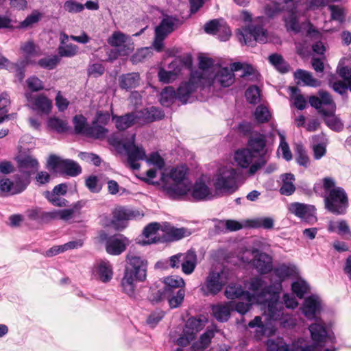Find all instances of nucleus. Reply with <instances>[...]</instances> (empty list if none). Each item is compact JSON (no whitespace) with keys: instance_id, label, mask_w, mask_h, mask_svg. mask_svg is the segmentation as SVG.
Here are the masks:
<instances>
[{"instance_id":"10","label":"nucleus","mask_w":351,"mask_h":351,"mask_svg":"<svg viewBox=\"0 0 351 351\" xmlns=\"http://www.w3.org/2000/svg\"><path fill=\"white\" fill-rule=\"evenodd\" d=\"M311 339L314 343L296 348L295 351H319V347H323L326 341L328 332L322 321L312 324L308 327Z\"/></svg>"},{"instance_id":"39","label":"nucleus","mask_w":351,"mask_h":351,"mask_svg":"<svg viewBox=\"0 0 351 351\" xmlns=\"http://www.w3.org/2000/svg\"><path fill=\"white\" fill-rule=\"evenodd\" d=\"M184 262L182 271L185 274H191L195 269L197 264V255L193 250H188L184 253Z\"/></svg>"},{"instance_id":"58","label":"nucleus","mask_w":351,"mask_h":351,"mask_svg":"<svg viewBox=\"0 0 351 351\" xmlns=\"http://www.w3.org/2000/svg\"><path fill=\"white\" fill-rule=\"evenodd\" d=\"M293 273V267L285 264L274 269V274L280 279V281L284 280L285 278L292 276Z\"/></svg>"},{"instance_id":"1","label":"nucleus","mask_w":351,"mask_h":351,"mask_svg":"<svg viewBox=\"0 0 351 351\" xmlns=\"http://www.w3.org/2000/svg\"><path fill=\"white\" fill-rule=\"evenodd\" d=\"M314 192L324 198V207L335 215H343L349 207V197L345 189L337 186L333 178L325 177L314 184Z\"/></svg>"},{"instance_id":"51","label":"nucleus","mask_w":351,"mask_h":351,"mask_svg":"<svg viewBox=\"0 0 351 351\" xmlns=\"http://www.w3.org/2000/svg\"><path fill=\"white\" fill-rule=\"evenodd\" d=\"M291 289L298 298L302 299L309 291L308 285L303 280H298L291 285Z\"/></svg>"},{"instance_id":"24","label":"nucleus","mask_w":351,"mask_h":351,"mask_svg":"<svg viewBox=\"0 0 351 351\" xmlns=\"http://www.w3.org/2000/svg\"><path fill=\"white\" fill-rule=\"evenodd\" d=\"M38 160L31 156H25L19 160V168L24 176H29L38 169Z\"/></svg>"},{"instance_id":"27","label":"nucleus","mask_w":351,"mask_h":351,"mask_svg":"<svg viewBox=\"0 0 351 351\" xmlns=\"http://www.w3.org/2000/svg\"><path fill=\"white\" fill-rule=\"evenodd\" d=\"M159 228L160 223L157 222L148 224L143 232V236L145 237V239L138 243L143 245L157 243L159 241V238H157L156 234Z\"/></svg>"},{"instance_id":"49","label":"nucleus","mask_w":351,"mask_h":351,"mask_svg":"<svg viewBox=\"0 0 351 351\" xmlns=\"http://www.w3.org/2000/svg\"><path fill=\"white\" fill-rule=\"evenodd\" d=\"M243 78H246L253 82H258L261 80V75L252 64L243 63Z\"/></svg>"},{"instance_id":"2","label":"nucleus","mask_w":351,"mask_h":351,"mask_svg":"<svg viewBox=\"0 0 351 351\" xmlns=\"http://www.w3.org/2000/svg\"><path fill=\"white\" fill-rule=\"evenodd\" d=\"M267 138L264 134L255 132L250 135L246 147L243 148V179L253 176L267 162L266 158Z\"/></svg>"},{"instance_id":"46","label":"nucleus","mask_w":351,"mask_h":351,"mask_svg":"<svg viewBox=\"0 0 351 351\" xmlns=\"http://www.w3.org/2000/svg\"><path fill=\"white\" fill-rule=\"evenodd\" d=\"M47 127L58 133H64L68 131L69 127L68 123L63 119L53 117L47 121Z\"/></svg>"},{"instance_id":"44","label":"nucleus","mask_w":351,"mask_h":351,"mask_svg":"<svg viewBox=\"0 0 351 351\" xmlns=\"http://www.w3.org/2000/svg\"><path fill=\"white\" fill-rule=\"evenodd\" d=\"M294 152L296 162L305 168L308 167L310 165V158L304 146L302 144H295Z\"/></svg>"},{"instance_id":"33","label":"nucleus","mask_w":351,"mask_h":351,"mask_svg":"<svg viewBox=\"0 0 351 351\" xmlns=\"http://www.w3.org/2000/svg\"><path fill=\"white\" fill-rule=\"evenodd\" d=\"M322 106L321 114H335L336 110V104L333 101L332 96L326 91L321 90L319 92Z\"/></svg>"},{"instance_id":"35","label":"nucleus","mask_w":351,"mask_h":351,"mask_svg":"<svg viewBox=\"0 0 351 351\" xmlns=\"http://www.w3.org/2000/svg\"><path fill=\"white\" fill-rule=\"evenodd\" d=\"M282 185L280 188V193L283 195L289 196L292 195L295 191V186L293 184L295 181L294 175L288 173L281 176Z\"/></svg>"},{"instance_id":"56","label":"nucleus","mask_w":351,"mask_h":351,"mask_svg":"<svg viewBox=\"0 0 351 351\" xmlns=\"http://www.w3.org/2000/svg\"><path fill=\"white\" fill-rule=\"evenodd\" d=\"M171 241H178L191 234V232L185 228H171L167 232Z\"/></svg>"},{"instance_id":"6","label":"nucleus","mask_w":351,"mask_h":351,"mask_svg":"<svg viewBox=\"0 0 351 351\" xmlns=\"http://www.w3.org/2000/svg\"><path fill=\"white\" fill-rule=\"evenodd\" d=\"M241 69V62H240L231 64L230 68L216 64L213 68V73L210 77L207 79V81H204L205 88L213 86L214 88H217L231 86L235 80L234 72Z\"/></svg>"},{"instance_id":"48","label":"nucleus","mask_w":351,"mask_h":351,"mask_svg":"<svg viewBox=\"0 0 351 351\" xmlns=\"http://www.w3.org/2000/svg\"><path fill=\"white\" fill-rule=\"evenodd\" d=\"M245 97L246 101L252 104L256 105L260 103L261 100V93L260 88L256 86L252 85L248 87V88L245 92Z\"/></svg>"},{"instance_id":"61","label":"nucleus","mask_w":351,"mask_h":351,"mask_svg":"<svg viewBox=\"0 0 351 351\" xmlns=\"http://www.w3.org/2000/svg\"><path fill=\"white\" fill-rule=\"evenodd\" d=\"M328 10L331 12V19L335 21H337L340 23H342L345 20V12L343 8L335 5H330L328 6Z\"/></svg>"},{"instance_id":"59","label":"nucleus","mask_w":351,"mask_h":351,"mask_svg":"<svg viewBox=\"0 0 351 351\" xmlns=\"http://www.w3.org/2000/svg\"><path fill=\"white\" fill-rule=\"evenodd\" d=\"M30 183V178L28 176H23L16 180L14 183L13 191L12 195L18 194L23 192Z\"/></svg>"},{"instance_id":"30","label":"nucleus","mask_w":351,"mask_h":351,"mask_svg":"<svg viewBox=\"0 0 351 351\" xmlns=\"http://www.w3.org/2000/svg\"><path fill=\"white\" fill-rule=\"evenodd\" d=\"M175 99H178L182 104H186L189 99L186 101H182L178 96V89L176 92L171 86L165 88L160 93V103L165 107H169L173 102Z\"/></svg>"},{"instance_id":"19","label":"nucleus","mask_w":351,"mask_h":351,"mask_svg":"<svg viewBox=\"0 0 351 351\" xmlns=\"http://www.w3.org/2000/svg\"><path fill=\"white\" fill-rule=\"evenodd\" d=\"M137 122L141 123H152L162 119L165 117L164 112L156 107L144 108L135 113Z\"/></svg>"},{"instance_id":"28","label":"nucleus","mask_w":351,"mask_h":351,"mask_svg":"<svg viewBox=\"0 0 351 351\" xmlns=\"http://www.w3.org/2000/svg\"><path fill=\"white\" fill-rule=\"evenodd\" d=\"M36 64L35 61H31L28 57H25L23 60L16 63L11 62L8 64L7 69L15 73L16 77L20 82H22L25 77V69L29 64Z\"/></svg>"},{"instance_id":"38","label":"nucleus","mask_w":351,"mask_h":351,"mask_svg":"<svg viewBox=\"0 0 351 351\" xmlns=\"http://www.w3.org/2000/svg\"><path fill=\"white\" fill-rule=\"evenodd\" d=\"M231 302L226 304H217L213 306V313L215 318L221 322L228 321L230 315Z\"/></svg>"},{"instance_id":"22","label":"nucleus","mask_w":351,"mask_h":351,"mask_svg":"<svg viewBox=\"0 0 351 351\" xmlns=\"http://www.w3.org/2000/svg\"><path fill=\"white\" fill-rule=\"evenodd\" d=\"M112 120L114 121L116 128L119 131H123L133 126L136 122V116L134 112L127 113L124 115L118 116L113 114L112 108Z\"/></svg>"},{"instance_id":"21","label":"nucleus","mask_w":351,"mask_h":351,"mask_svg":"<svg viewBox=\"0 0 351 351\" xmlns=\"http://www.w3.org/2000/svg\"><path fill=\"white\" fill-rule=\"evenodd\" d=\"M191 189V196L195 201L209 200L215 197L211 189L201 180L196 181Z\"/></svg>"},{"instance_id":"43","label":"nucleus","mask_w":351,"mask_h":351,"mask_svg":"<svg viewBox=\"0 0 351 351\" xmlns=\"http://www.w3.org/2000/svg\"><path fill=\"white\" fill-rule=\"evenodd\" d=\"M104 49L106 53V58L102 60L112 62L116 60L119 56H128L130 55V49L128 47H123V49H118L114 47L112 49L108 47H104Z\"/></svg>"},{"instance_id":"42","label":"nucleus","mask_w":351,"mask_h":351,"mask_svg":"<svg viewBox=\"0 0 351 351\" xmlns=\"http://www.w3.org/2000/svg\"><path fill=\"white\" fill-rule=\"evenodd\" d=\"M97 273L101 281L107 282L112 279L113 271L109 262L101 261L97 267Z\"/></svg>"},{"instance_id":"8","label":"nucleus","mask_w":351,"mask_h":351,"mask_svg":"<svg viewBox=\"0 0 351 351\" xmlns=\"http://www.w3.org/2000/svg\"><path fill=\"white\" fill-rule=\"evenodd\" d=\"M47 168L56 173L70 176H77L82 172L81 167L76 162L70 159H63L55 154L49 156Z\"/></svg>"},{"instance_id":"31","label":"nucleus","mask_w":351,"mask_h":351,"mask_svg":"<svg viewBox=\"0 0 351 351\" xmlns=\"http://www.w3.org/2000/svg\"><path fill=\"white\" fill-rule=\"evenodd\" d=\"M328 231L329 232H337L339 235L351 238V230L349 225L347 221L343 219H340L337 221H330L328 225Z\"/></svg>"},{"instance_id":"47","label":"nucleus","mask_w":351,"mask_h":351,"mask_svg":"<svg viewBox=\"0 0 351 351\" xmlns=\"http://www.w3.org/2000/svg\"><path fill=\"white\" fill-rule=\"evenodd\" d=\"M185 296V291L179 289L175 291H170L167 294V300L171 308L178 307L183 302Z\"/></svg>"},{"instance_id":"53","label":"nucleus","mask_w":351,"mask_h":351,"mask_svg":"<svg viewBox=\"0 0 351 351\" xmlns=\"http://www.w3.org/2000/svg\"><path fill=\"white\" fill-rule=\"evenodd\" d=\"M59 62V56L54 55L52 56L41 58L36 63L43 69L52 70L56 67Z\"/></svg>"},{"instance_id":"62","label":"nucleus","mask_w":351,"mask_h":351,"mask_svg":"<svg viewBox=\"0 0 351 351\" xmlns=\"http://www.w3.org/2000/svg\"><path fill=\"white\" fill-rule=\"evenodd\" d=\"M223 21L222 19H213L204 25V31L208 34L216 35Z\"/></svg>"},{"instance_id":"36","label":"nucleus","mask_w":351,"mask_h":351,"mask_svg":"<svg viewBox=\"0 0 351 351\" xmlns=\"http://www.w3.org/2000/svg\"><path fill=\"white\" fill-rule=\"evenodd\" d=\"M135 281H136L135 276L132 275L131 273H128L124 271V274L121 280V285L123 291L130 297H134L135 295Z\"/></svg>"},{"instance_id":"4","label":"nucleus","mask_w":351,"mask_h":351,"mask_svg":"<svg viewBox=\"0 0 351 351\" xmlns=\"http://www.w3.org/2000/svg\"><path fill=\"white\" fill-rule=\"evenodd\" d=\"M214 61L212 58L200 57L199 59V67L197 70L192 71L187 82H182L178 87L179 98L186 101L191 95L197 89L205 88V83L213 73Z\"/></svg>"},{"instance_id":"7","label":"nucleus","mask_w":351,"mask_h":351,"mask_svg":"<svg viewBox=\"0 0 351 351\" xmlns=\"http://www.w3.org/2000/svg\"><path fill=\"white\" fill-rule=\"evenodd\" d=\"M237 178L236 169L231 167H222L215 176L214 186L217 191L232 193L239 188Z\"/></svg>"},{"instance_id":"5","label":"nucleus","mask_w":351,"mask_h":351,"mask_svg":"<svg viewBox=\"0 0 351 351\" xmlns=\"http://www.w3.org/2000/svg\"><path fill=\"white\" fill-rule=\"evenodd\" d=\"M281 289V282L267 286L263 290V295L258 298V302L265 306L264 313L269 317V319L278 320L283 315L282 304L279 301Z\"/></svg>"},{"instance_id":"13","label":"nucleus","mask_w":351,"mask_h":351,"mask_svg":"<svg viewBox=\"0 0 351 351\" xmlns=\"http://www.w3.org/2000/svg\"><path fill=\"white\" fill-rule=\"evenodd\" d=\"M244 32L243 40L247 45L254 46L256 42L266 43L267 40V33L262 24H252Z\"/></svg>"},{"instance_id":"54","label":"nucleus","mask_w":351,"mask_h":351,"mask_svg":"<svg viewBox=\"0 0 351 351\" xmlns=\"http://www.w3.org/2000/svg\"><path fill=\"white\" fill-rule=\"evenodd\" d=\"M78 49V47L73 44L59 45L58 48V56L60 57L72 58L77 54Z\"/></svg>"},{"instance_id":"32","label":"nucleus","mask_w":351,"mask_h":351,"mask_svg":"<svg viewBox=\"0 0 351 351\" xmlns=\"http://www.w3.org/2000/svg\"><path fill=\"white\" fill-rule=\"evenodd\" d=\"M215 229L219 232L226 233L241 229V223L233 219L216 220Z\"/></svg>"},{"instance_id":"3","label":"nucleus","mask_w":351,"mask_h":351,"mask_svg":"<svg viewBox=\"0 0 351 351\" xmlns=\"http://www.w3.org/2000/svg\"><path fill=\"white\" fill-rule=\"evenodd\" d=\"M189 169L185 165L165 169L161 173L160 182L163 191L171 199H180L191 190V181L188 178Z\"/></svg>"},{"instance_id":"60","label":"nucleus","mask_w":351,"mask_h":351,"mask_svg":"<svg viewBox=\"0 0 351 351\" xmlns=\"http://www.w3.org/2000/svg\"><path fill=\"white\" fill-rule=\"evenodd\" d=\"M75 131L77 134H84V130L86 128V119L82 114L75 115L73 119Z\"/></svg>"},{"instance_id":"63","label":"nucleus","mask_w":351,"mask_h":351,"mask_svg":"<svg viewBox=\"0 0 351 351\" xmlns=\"http://www.w3.org/2000/svg\"><path fill=\"white\" fill-rule=\"evenodd\" d=\"M159 81L164 84H169L173 82L177 75L171 70L167 71L162 68L160 69L158 73Z\"/></svg>"},{"instance_id":"29","label":"nucleus","mask_w":351,"mask_h":351,"mask_svg":"<svg viewBox=\"0 0 351 351\" xmlns=\"http://www.w3.org/2000/svg\"><path fill=\"white\" fill-rule=\"evenodd\" d=\"M274 223V219L271 217H259L245 220L243 221V227L270 230L273 228Z\"/></svg>"},{"instance_id":"55","label":"nucleus","mask_w":351,"mask_h":351,"mask_svg":"<svg viewBox=\"0 0 351 351\" xmlns=\"http://www.w3.org/2000/svg\"><path fill=\"white\" fill-rule=\"evenodd\" d=\"M224 295L229 300L239 299L241 298V285L230 284L226 287Z\"/></svg>"},{"instance_id":"64","label":"nucleus","mask_w":351,"mask_h":351,"mask_svg":"<svg viewBox=\"0 0 351 351\" xmlns=\"http://www.w3.org/2000/svg\"><path fill=\"white\" fill-rule=\"evenodd\" d=\"M64 9L70 13H79L84 10V5L73 0H68L64 2Z\"/></svg>"},{"instance_id":"14","label":"nucleus","mask_w":351,"mask_h":351,"mask_svg":"<svg viewBox=\"0 0 351 351\" xmlns=\"http://www.w3.org/2000/svg\"><path fill=\"white\" fill-rule=\"evenodd\" d=\"M130 245L129 239L121 234L108 237L106 241V250L110 255L122 254Z\"/></svg>"},{"instance_id":"41","label":"nucleus","mask_w":351,"mask_h":351,"mask_svg":"<svg viewBox=\"0 0 351 351\" xmlns=\"http://www.w3.org/2000/svg\"><path fill=\"white\" fill-rule=\"evenodd\" d=\"M163 282L166 294L170 291H175L178 288L182 289L185 285L183 278L178 276H167L164 278Z\"/></svg>"},{"instance_id":"34","label":"nucleus","mask_w":351,"mask_h":351,"mask_svg":"<svg viewBox=\"0 0 351 351\" xmlns=\"http://www.w3.org/2000/svg\"><path fill=\"white\" fill-rule=\"evenodd\" d=\"M215 331H217L216 329H207V330L201 335L199 339L191 345V350L202 351L207 348L210 343L211 339L214 337Z\"/></svg>"},{"instance_id":"50","label":"nucleus","mask_w":351,"mask_h":351,"mask_svg":"<svg viewBox=\"0 0 351 351\" xmlns=\"http://www.w3.org/2000/svg\"><path fill=\"white\" fill-rule=\"evenodd\" d=\"M204 326V322L201 319L191 317L186 321L184 329L196 337L197 333L202 330Z\"/></svg>"},{"instance_id":"9","label":"nucleus","mask_w":351,"mask_h":351,"mask_svg":"<svg viewBox=\"0 0 351 351\" xmlns=\"http://www.w3.org/2000/svg\"><path fill=\"white\" fill-rule=\"evenodd\" d=\"M125 261L128 266L124 271L135 276L136 281L144 282L147 278V260L130 250L125 256Z\"/></svg>"},{"instance_id":"37","label":"nucleus","mask_w":351,"mask_h":351,"mask_svg":"<svg viewBox=\"0 0 351 351\" xmlns=\"http://www.w3.org/2000/svg\"><path fill=\"white\" fill-rule=\"evenodd\" d=\"M294 77L295 79L300 80L306 86L318 87L321 84V82L313 77L311 72L303 69H297L294 73Z\"/></svg>"},{"instance_id":"57","label":"nucleus","mask_w":351,"mask_h":351,"mask_svg":"<svg viewBox=\"0 0 351 351\" xmlns=\"http://www.w3.org/2000/svg\"><path fill=\"white\" fill-rule=\"evenodd\" d=\"M292 91L291 97L293 99L294 106L299 110H302L306 106V100L303 95L298 93L299 91L297 87H291Z\"/></svg>"},{"instance_id":"11","label":"nucleus","mask_w":351,"mask_h":351,"mask_svg":"<svg viewBox=\"0 0 351 351\" xmlns=\"http://www.w3.org/2000/svg\"><path fill=\"white\" fill-rule=\"evenodd\" d=\"M227 282V276L223 271H210L202 285L201 290L204 295H215L222 290Z\"/></svg>"},{"instance_id":"26","label":"nucleus","mask_w":351,"mask_h":351,"mask_svg":"<svg viewBox=\"0 0 351 351\" xmlns=\"http://www.w3.org/2000/svg\"><path fill=\"white\" fill-rule=\"evenodd\" d=\"M140 75L138 73H128L121 75L119 78V86L126 90L136 88L139 85Z\"/></svg>"},{"instance_id":"16","label":"nucleus","mask_w":351,"mask_h":351,"mask_svg":"<svg viewBox=\"0 0 351 351\" xmlns=\"http://www.w3.org/2000/svg\"><path fill=\"white\" fill-rule=\"evenodd\" d=\"M25 97L31 108L39 113L49 114L52 108V101L43 94L33 96L32 93H26Z\"/></svg>"},{"instance_id":"15","label":"nucleus","mask_w":351,"mask_h":351,"mask_svg":"<svg viewBox=\"0 0 351 351\" xmlns=\"http://www.w3.org/2000/svg\"><path fill=\"white\" fill-rule=\"evenodd\" d=\"M289 210L298 217L306 221H316L315 207L313 205L305 204L299 202L291 203L289 205Z\"/></svg>"},{"instance_id":"23","label":"nucleus","mask_w":351,"mask_h":351,"mask_svg":"<svg viewBox=\"0 0 351 351\" xmlns=\"http://www.w3.org/2000/svg\"><path fill=\"white\" fill-rule=\"evenodd\" d=\"M182 24L181 21L177 17L165 16L160 24L156 27L155 32L161 33L167 36Z\"/></svg>"},{"instance_id":"45","label":"nucleus","mask_w":351,"mask_h":351,"mask_svg":"<svg viewBox=\"0 0 351 351\" xmlns=\"http://www.w3.org/2000/svg\"><path fill=\"white\" fill-rule=\"evenodd\" d=\"M254 117L257 123H268L271 119V114L268 108L264 104L258 105L254 112Z\"/></svg>"},{"instance_id":"17","label":"nucleus","mask_w":351,"mask_h":351,"mask_svg":"<svg viewBox=\"0 0 351 351\" xmlns=\"http://www.w3.org/2000/svg\"><path fill=\"white\" fill-rule=\"evenodd\" d=\"M136 217V212L124 207L114 209L112 219V225L116 230H121L125 227V221Z\"/></svg>"},{"instance_id":"40","label":"nucleus","mask_w":351,"mask_h":351,"mask_svg":"<svg viewBox=\"0 0 351 351\" xmlns=\"http://www.w3.org/2000/svg\"><path fill=\"white\" fill-rule=\"evenodd\" d=\"M108 132V129L97 123H94L93 121L92 125L87 126L85 129L84 135L95 139H102Z\"/></svg>"},{"instance_id":"52","label":"nucleus","mask_w":351,"mask_h":351,"mask_svg":"<svg viewBox=\"0 0 351 351\" xmlns=\"http://www.w3.org/2000/svg\"><path fill=\"white\" fill-rule=\"evenodd\" d=\"M324 117L325 123L330 129L335 131H340L343 128V124L339 118L336 117L335 114H322Z\"/></svg>"},{"instance_id":"12","label":"nucleus","mask_w":351,"mask_h":351,"mask_svg":"<svg viewBox=\"0 0 351 351\" xmlns=\"http://www.w3.org/2000/svg\"><path fill=\"white\" fill-rule=\"evenodd\" d=\"M123 147L128 155L129 167L133 170H138L141 165L138 161L145 160L146 154L143 147L136 145L135 134L132 136L130 141L123 144Z\"/></svg>"},{"instance_id":"25","label":"nucleus","mask_w":351,"mask_h":351,"mask_svg":"<svg viewBox=\"0 0 351 351\" xmlns=\"http://www.w3.org/2000/svg\"><path fill=\"white\" fill-rule=\"evenodd\" d=\"M321 303L318 298L313 295L306 298L304 302L302 311L308 319H313L315 314L319 311Z\"/></svg>"},{"instance_id":"20","label":"nucleus","mask_w":351,"mask_h":351,"mask_svg":"<svg viewBox=\"0 0 351 351\" xmlns=\"http://www.w3.org/2000/svg\"><path fill=\"white\" fill-rule=\"evenodd\" d=\"M130 41V36L120 31L114 32L107 39L108 44L112 47L123 49L125 47L129 48L130 49V54L134 49L133 43Z\"/></svg>"},{"instance_id":"18","label":"nucleus","mask_w":351,"mask_h":351,"mask_svg":"<svg viewBox=\"0 0 351 351\" xmlns=\"http://www.w3.org/2000/svg\"><path fill=\"white\" fill-rule=\"evenodd\" d=\"M252 253H256L252 264L258 273L265 274L272 270V258L270 256L257 250H253Z\"/></svg>"}]
</instances>
